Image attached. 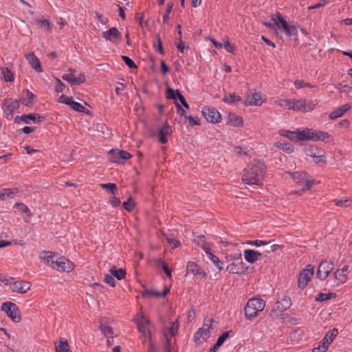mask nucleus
Masks as SVG:
<instances>
[{
  "label": "nucleus",
  "instance_id": "nucleus-4",
  "mask_svg": "<svg viewBox=\"0 0 352 352\" xmlns=\"http://www.w3.org/2000/svg\"><path fill=\"white\" fill-rule=\"evenodd\" d=\"M265 307V302L260 298H252L248 300L245 309V317L248 320H252Z\"/></svg>",
  "mask_w": 352,
  "mask_h": 352
},
{
  "label": "nucleus",
  "instance_id": "nucleus-53",
  "mask_svg": "<svg viewBox=\"0 0 352 352\" xmlns=\"http://www.w3.org/2000/svg\"><path fill=\"white\" fill-rule=\"evenodd\" d=\"M173 5L172 3H168L166 9L165 10V12L163 15V23H167L168 18H169V14L173 9Z\"/></svg>",
  "mask_w": 352,
  "mask_h": 352
},
{
  "label": "nucleus",
  "instance_id": "nucleus-8",
  "mask_svg": "<svg viewBox=\"0 0 352 352\" xmlns=\"http://www.w3.org/2000/svg\"><path fill=\"white\" fill-rule=\"evenodd\" d=\"M316 104L311 100H307L304 98L292 99V110L295 111L309 112L311 111Z\"/></svg>",
  "mask_w": 352,
  "mask_h": 352
},
{
  "label": "nucleus",
  "instance_id": "nucleus-36",
  "mask_svg": "<svg viewBox=\"0 0 352 352\" xmlns=\"http://www.w3.org/2000/svg\"><path fill=\"white\" fill-rule=\"evenodd\" d=\"M210 336V330L209 327L206 328H200L195 333V339L196 340H199L200 338H203L206 340Z\"/></svg>",
  "mask_w": 352,
  "mask_h": 352
},
{
  "label": "nucleus",
  "instance_id": "nucleus-45",
  "mask_svg": "<svg viewBox=\"0 0 352 352\" xmlns=\"http://www.w3.org/2000/svg\"><path fill=\"white\" fill-rule=\"evenodd\" d=\"M14 208H17L19 210V212L22 214L30 213V209L28 208V206L25 204H24L23 203L16 202L14 204Z\"/></svg>",
  "mask_w": 352,
  "mask_h": 352
},
{
  "label": "nucleus",
  "instance_id": "nucleus-40",
  "mask_svg": "<svg viewBox=\"0 0 352 352\" xmlns=\"http://www.w3.org/2000/svg\"><path fill=\"white\" fill-rule=\"evenodd\" d=\"M241 100V97L238 95L234 94H229L228 95H225L223 101L226 103H235L239 102Z\"/></svg>",
  "mask_w": 352,
  "mask_h": 352
},
{
  "label": "nucleus",
  "instance_id": "nucleus-42",
  "mask_svg": "<svg viewBox=\"0 0 352 352\" xmlns=\"http://www.w3.org/2000/svg\"><path fill=\"white\" fill-rule=\"evenodd\" d=\"M333 201L339 207L347 208L352 206V200L350 199L343 198L340 199H333Z\"/></svg>",
  "mask_w": 352,
  "mask_h": 352
},
{
  "label": "nucleus",
  "instance_id": "nucleus-37",
  "mask_svg": "<svg viewBox=\"0 0 352 352\" xmlns=\"http://www.w3.org/2000/svg\"><path fill=\"white\" fill-rule=\"evenodd\" d=\"M274 104L285 109L292 110V99L278 98L274 101Z\"/></svg>",
  "mask_w": 352,
  "mask_h": 352
},
{
  "label": "nucleus",
  "instance_id": "nucleus-28",
  "mask_svg": "<svg viewBox=\"0 0 352 352\" xmlns=\"http://www.w3.org/2000/svg\"><path fill=\"white\" fill-rule=\"evenodd\" d=\"M242 117L234 113H230L228 116V124L234 127H239L243 125Z\"/></svg>",
  "mask_w": 352,
  "mask_h": 352
},
{
  "label": "nucleus",
  "instance_id": "nucleus-51",
  "mask_svg": "<svg viewBox=\"0 0 352 352\" xmlns=\"http://www.w3.org/2000/svg\"><path fill=\"white\" fill-rule=\"evenodd\" d=\"M59 102L65 104L69 105L70 107L72 106V102H74L73 98L72 96H67L65 95H61L59 98Z\"/></svg>",
  "mask_w": 352,
  "mask_h": 352
},
{
  "label": "nucleus",
  "instance_id": "nucleus-62",
  "mask_svg": "<svg viewBox=\"0 0 352 352\" xmlns=\"http://www.w3.org/2000/svg\"><path fill=\"white\" fill-rule=\"evenodd\" d=\"M223 47L225 48V50L230 52V53H232V54H234V51L236 50V47L235 46L230 43L229 42V41H226L224 44H223Z\"/></svg>",
  "mask_w": 352,
  "mask_h": 352
},
{
  "label": "nucleus",
  "instance_id": "nucleus-64",
  "mask_svg": "<svg viewBox=\"0 0 352 352\" xmlns=\"http://www.w3.org/2000/svg\"><path fill=\"white\" fill-rule=\"evenodd\" d=\"M65 88V84L58 78H56V91L62 92Z\"/></svg>",
  "mask_w": 352,
  "mask_h": 352
},
{
  "label": "nucleus",
  "instance_id": "nucleus-7",
  "mask_svg": "<svg viewBox=\"0 0 352 352\" xmlns=\"http://www.w3.org/2000/svg\"><path fill=\"white\" fill-rule=\"evenodd\" d=\"M1 310L14 322H19L21 320L20 311L16 304L5 302L1 305Z\"/></svg>",
  "mask_w": 352,
  "mask_h": 352
},
{
  "label": "nucleus",
  "instance_id": "nucleus-18",
  "mask_svg": "<svg viewBox=\"0 0 352 352\" xmlns=\"http://www.w3.org/2000/svg\"><path fill=\"white\" fill-rule=\"evenodd\" d=\"M62 78L67 81L71 85H79L85 81V77L82 74H80L78 77H76L72 74H65L62 76Z\"/></svg>",
  "mask_w": 352,
  "mask_h": 352
},
{
  "label": "nucleus",
  "instance_id": "nucleus-6",
  "mask_svg": "<svg viewBox=\"0 0 352 352\" xmlns=\"http://www.w3.org/2000/svg\"><path fill=\"white\" fill-rule=\"evenodd\" d=\"M314 274V266L307 265L304 269L300 270L298 276V286L301 289H304L308 283L311 280Z\"/></svg>",
  "mask_w": 352,
  "mask_h": 352
},
{
  "label": "nucleus",
  "instance_id": "nucleus-39",
  "mask_svg": "<svg viewBox=\"0 0 352 352\" xmlns=\"http://www.w3.org/2000/svg\"><path fill=\"white\" fill-rule=\"evenodd\" d=\"M336 297V294L335 293H318L315 297V300L317 302H323Z\"/></svg>",
  "mask_w": 352,
  "mask_h": 352
},
{
  "label": "nucleus",
  "instance_id": "nucleus-48",
  "mask_svg": "<svg viewBox=\"0 0 352 352\" xmlns=\"http://www.w3.org/2000/svg\"><path fill=\"white\" fill-rule=\"evenodd\" d=\"M226 258L227 259L228 261H235V260L241 261L242 260L241 259V253L238 250V252H234L233 254H226Z\"/></svg>",
  "mask_w": 352,
  "mask_h": 352
},
{
  "label": "nucleus",
  "instance_id": "nucleus-31",
  "mask_svg": "<svg viewBox=\"0 0 352 352\" xmlns=\"http://www.w3.org/2000/svg\"><path fill=\"white\" fill-rule=\"evenodd\" d=\"M35 24L45 33L52 32V24L47 19H36Z\"/></svg>",
  "mask_w": 352,
  "mask_h": 352
},
{
  "label": "nucleus",
  "instance_id": "nucleus-16",
  "mask_svg": "<svg viewBox=\"0 0 352 352\" xmlns=\"http://www.w3.org/2000/svg\"><path fill=\"white\" fill-rule=\"evenodd\" d=\"M30 283L25 280L15 281L10 286L12 292L19 294H25L30 289Z\"/></svg>",
  "mask_w": 352,
  "mask_h": 352
},
{
  "label": "nucleus",
  "instance_id": "nucleus-61",
  "mask_svg": "<svg viewBox=\"0 0 352 352\" xmlns=\"http://www.w3.org/2000/svg\"><path fill=\"white\" fill-rule=\"evenodd\" d=\"M3 78L6 82H12L14 80L13 74L8 69L3 72Z\"/></svg>",
  "mask_w": 352,
  "mask_h": 352
},
{
  "label": "nucleus",
  "instance_id": "nucleus-10",
  "mask_svg": "<svg viewBox=\"0 0 352 352\" xmlns=\"http://www.w3.org/2000/svg\"><path fill=\"white\" fill-rule=\"evenodd\" d=\"M292 177L296 184L302 186L301 191L308 190L314 184L313 180L308 179L307 175L305 172H294L292 173Z\"/></svg>",
  "mask_w": 352,
  "mask_h": 352
},
{
  "label": "nucleus",
  "instance_id": "nucleus-1",
  "mask_svg": "<svg viewBox=\"0 0 352 352\" xmlns=\"http://www.w3.org/2000/svg\"><path fill=\"white\" fill-rule=\"evenodd\" d=\"M278 134L287 139L295 141H304V140H326L331 138V136L326 132L316 131L315 130L305 128L302 130L297 129L295 131H289L286 129H280Z\"/></svg>",
  "mask_w": 352,
  "mask_h": 352
},
{
  "label": "nucleus",
  "instance_id": "nucleus-3",
  "mask_svg": "<svg viewBox=\"0 0 352 352\" xmlns=\"http://www.w3.org/2000/svg\"><path fill=\"white\" fill-rule=\"evenodd\" d=\"M41 258L45 261L47 265L52 268L63 272H70L74 270V265L65 257L59 256L52 252H43Z\"/></svg>",
  "mask_w": 352,
  "mask_h": 352
},
{
  "label": "nucleus",
  "instance_id": "nucleus-41",
  "mask_svg": "<svg viewBox=\"0 0 352 352\" xmlns=\"http://www.w3.org/2000/svg\"><path fill=\"white\" fill-rule=\"evenodd\" d=\"M338 329L336 328H333L331 331H329L324 338L322 339L324 342H325L328 345L330 344L335 337L338 335Z\"/></svg>",
  "mask_w": 352,
  "mask_h": 352
},
{
  "label": "nucleus",
  "instance_id": "nucleus-54",
  "mask_svg": "<svg viewBox=\"0 0 352 352\" xmlns=\"http://www.w3.org/2000/svg\"><path fill=\"white\" fill-rule=\"evenodd\" d=\"M294 85L296 89H300L303 87H314L310 83L304 82L302 80H297L294 82Z\"/></svg>",
  "mask_w": 352,
  "mask_h": 352
},
{
  "label": "nucleus",
  "instance_id": "nucleus-22",
  "mask_svg": "<svg viewBox=\"0 0 352 352\" xmlns=\"http://www.w3.org/2000/svg\"><path fill=\"white\" fill-rule=\"evenodd\" d=\"M292 305V301L288 296H284L280 300H278L274 308L280 312H283L288 309Z\"/></svg>",
  "mask_w": 352,
  "mask_h": 352
},
{
  "label": "nucleus",
  "instance_id": "nucleus-17",
  "mask_svg": "<svg viewBox=\"0 0 352 352\" xmlns=\"http://www.w3.org/2000/svg\"><path fill=\"white\" fill-rule=\"evenodd\" d=\"M172 133L171 126L167 122H165L158 131L159 142L162 144L168 142V136Z\"/></svg>",
  "mask_w": 352,
  "mask_h": 352
},
{
  "label": "nucleus",
  "instance_id": "nucleus-60",
  "mask_svg": "<svg viewBox=\"0 0 352 352\" xmlns=\"http://www.w3.org/2000/svg\"><path fill=\"white\" fill-rule=\"evenodd\" d=\"M71 108L76 111L78 112H84L85 110V108L79 102L74 101L72 102Z\"/></svg>",
  "mask_w": 352,
  "mask_h": 352
},
{
  "label": "nucleus",
  "instance_id": "nucleus-25",
  "mask_svg": "<svg viewBox=\"0 0 352 352\" xmlns=\"http://www.w3.org/2000/svg\"><path fill=\"white\" fill-rule=\"evenodd\" d=\"M186 271L188 274L200 275L202 276L203 277H205L206 276V272L203 271L201 268L194 262H188L187 263Z\"/></svg>",
  "mask_w": 352,
  "mask_h": 352
},
{
  "label": "nucleus",
  "instance_id": "nucleus-24",
  "mask_svg": "<svg viewBox=\"0 0 352 352\" xmlns=\"http://www.w3.org/2000/svg\"><path fill=\"white\" fill-rule=\"evenodd\" d=\"M263 100L261 93H254L248 96L245 103L249 105L260 106L263 104Z\"/></svg>",
  "mask_w": 352,
  "mask_h": 352
},
{
  "label": "nucleus",
  "instance_id": "nucleus-2",
  "mask_svg": "<svg viewBox=\"0 0 352 352\" xmlns=\"http://www.w3.org/2000/svg\"><path fill=\"white\" fill-rule=\"evenodd\" d=\"M265 166L261 161L254 162L243 170L242 180L249 185H259L263 180Z\"/></svg>",
  "mask_w": 352,
  "mask_h": 352
},
{
  "label": "nucleus",
  "instance_id": "nucleus-52",
  "mask_svg": "<svg viewBox=\"0 0 352 352\" xmlns=\"http://www.w3.org/2000/svg\"><path fill=\"white\" fill-rule=\"evenodd\" d=\"M245 243L248 245L260 247L262 245H265L268 244L269 243L265 241H262V240H249V241H247L245 242Z\"/></svg>",
  "mask_w": 352,
  "mask_h": 352
},
{
  "label": "nucleus",
  "instance_id": "nucleus-44",
  "mask_svg": "<svg viewBox=\"0 0 352 352\" xmlns=\"http://www.w3.org/2000/svg\"><path fill=\"white\" fill-rule=\"evenodd\" d=\"M100 186L102 189H107L109 190V192L113 195H116V192L117 190V186L115 184L113 183H107V184H101Z\"/></svg>",
  "mask_w": 352,
  "mask_h": 352
},
{
  "label": "nucleus",
  "instance_id": "nucleus-47",
  "mask_svg": "<svg viewBox=\"0 0 352 352\" xmlns=\"http://www.w3.org/2000/svg\"><path fill=\"white\" fill-rule=\"evenodd\" d=\"M166 340L164 344V349L165 352H171V349L174 344V340L172 338H168L167 336Z\"/></svg>",
  "mask_w": 352,
  "mask_h": 352
},
{
  "label": "nucleus",
  "instance_id": "nucleus-20",
  "mask_svg": "<svg viewBox=\"0 0 352 352\" xmlns=\"http://www.w3.org/2000/svg\"><path fill=\"white\" fill-rule=\"evenodd\" d=\"M244 258L249 263H254L260 259L261 254L256 250H245L243 252Z\"/></svg>",
  "mask_w": 352,
  "mask_h": 352
},
{
  "label": "nucleus",
  "instance_id": "nucleus-9",
  "mask_svg": "<svg viewBox=\"0 0 352 352\" xmlns=\"http://www.w3.org/2000/svg\"><path fill=\"white\" fill-rule=\"evenodd\" d=\"M131 157V155L122 150L111 149L109 151L108 158L111 162L119 164H124L127 160Z\"/></svg>",
  "mask_w": 352,
  "mask_h": 352
},
{
  "label": "nucleus",
  "instance_id": "nucleus-34",
  "mask_svg": "<svg viewBox=\"0 0 352 352\" xmlns=\"http://www.w3.org/2000/svg\"><path fill=\"white\" fill-rule=\"evenodd\" d=\"M274 146L288 154H290L294 151V147L291 143L286 142H276L274 143Z\"/></svg>",
  "mask_w": 352,
  "mask_h": 352
},
{
  "label": "nucleus",
  "instance_id": "nucleus-27",
  "mask_svg": "<svg viewBox=\"0 0 352 352\" xmlns=\"http://www.w3.org/2000/svg\"><path fill=\"white\" fill-rule=\"evenodd\" d=\"M19 192V188L16 187L12 188H3L0 190V200L13 198Z\"/></svg>",
  "mask_w": 352,
  "mask_h": 352
},
{
  "label": "nucleus",
  "instance_id": "nucleus-12",
  "mask_svg": "<svg viewBox=\"0 0 352 352\" xmlns=\"http://www.w3.org/2000/svg\"><path fill=\"white\" fill-rule=\"evenodd\" d=\"M201 112L203 116L208 122L211 123H218L221 120V114L213 107H204Z\"/></svg>",
  "mask_w": 352,
  "mask_h": 352
},
{
  "label": "nucleus",
  "instance_id": "nucleus-38",
  "mask_svg": "<svg viewBox=\"0 0 352 352\" xmlns=\"http://www.w3.org/2000/svg\"><path fill=\"white\" fill-rule=\"evenodd\" d=\"M208 258L212 262V263L215 265V267L219 270V271H221L223 270V261H220L219 258L212 254L210 250L206 253Z\"/></svg>",
  "mask_w": 352,
  "mask_h": 352
},
{
  "label": "nucleus",
  "instance_id": "nucleus-32",
  "mask_svg": "<svg viewBox=\"0 0 352 352\" xmlns=\"http://www.w3.org/2000/svg\"><path fill=\"white\" fill-rule=\"evenodd\" d=\"M44 119V117L41 116L38 114H28L23 115L21 118V121L25 124H30L31 122L34 123H37L42 121Z\"/></svg>",
  "mask_w": 352,
  "mask_h": 352
},
{
  "label": "nucleus",
  "instance_id": "nucleus-50",
  "mask_svg": "<svg viewBox=\"0 0 352 352\" xmlns=\"http://www.w3.org/2000/svg\"><path fill=\"white\" fill-rule=\"evenodd\" d=\"M123 206L124 208V209L129 212H131L133 210V209L134 208V206H135V204H134V201L132 199L131 197H129L127 201H124L123 203Z\"/></svg>",
  "mask_w": 352,
  "mask_h": 352
},
{
  "label": "nucleus",
  "instance_id": "nucleus-21",
  "mask_svg": "<svg viewBox=\"0 0 352 352\" xmlns=\"http://www.w3.org/2000/svg\"><path fill=\"white\" fill-rule=\"evenodd\" d=\"M138 328L140 333L144 336V340L146 339L147 336H150V331L148 329V320L147 318L142 317L138 322Z\"/></svg>",
  "mask_w": 352,
  "mask_h": 352
},
{
  "label": "nucleus",
  "instance_id": "nucleus-19",
  "mask_svg": "<svg viewBox=\"0 0 352 352\" xmlns=\"http://www.w3.org/2000/svg\"><path fill=\"white\" fill-rule=\"evenodd\" d=\"M25 58L28 61L29 64L31 67L35 69L37 72H42L43 69L41 66L40 61L38 58L35 56L34 52H30L25 54Z\"/></svg>",
  "mask_w": 352,
  "mask_h": 352
},
{
  "label": "nucleus",
  "instance_id": "nucleus-26",
  "mask_svg": "<svg viewBox=\"0 0 352 352\" xmlns=\"http://www.w3.org/2000/svg\"><path fill=\"white\" fill-rule=\"evenodd\" d=\"M351 108V106L349 104H344L343 105H341L337 109L332 111L329 114V118L331 120L337 119V118L341 117L345 112L349 111Z\"/></svg>",
  "mask_w": 352,
  "mask_h": 352
},
{
  "label": "nucleus",
  "instance_id": "nucleus-30",
  "mask_svg": "<svg viewBox=\"0 0 352 352\" xmlns=\"http://www.w3.org/2000/svg\"><path fill=\"white\" fill-rule=\"evenodd\" d=\"M193 241L195 243L202 248L205 253L210 250L211 244L206 241V238L204 235L195 236Z\"/></svg>",
  "mask_w": 352,
  "mask_h": 352
},
{
  "label": "nucleus",
  "instance_id": "nucleus-59",
  "mask_svg": "<svg viewBox=\"0 0 352 352\" xmlns=\"http://www.w3.org/2000/svg\"><path fill=\"white\" fill-rule=\"evenodd\" d=\"M122 59L124 60V63L131 69L137 68L136 65L134 62L126 56H122Z\"/></svg>",
  "mask_w": 352,
  "mask_h": 352
},
{
  "label": "nucleus",
  "instance_id": "nucleus-33",
  "mask_svg": "<svg viewBox=\"0 0 352 352\" xmlns=\"http://www.w3.org/2000/svg\"><path fill=\"white\" fill-rule=\"evenodd\" d=\"M56 352H72L67 340L60 339L58 343L55 344Z\"/></svg>",
  "mask_w": 352,
  "mask_h": 352
},
{
  "label": "nucleus",
  "instance_id": "nucleus-56",
  "mask_svg": "<svg viewBox=\"0 0 352 352\" xmlns=\"http://www.w3.org/2000/svg\"><path fill=\"white\" fill-rule=\"evenodd\" d=\"M310 155L312 156L313 158H314V162L317 164H320V165L324 164L326 162L325 157L324 155L321 154V155H316L310 154Z\"/></svg>",
  "mask_w": 352,
  "mask_h": 352
},
{
  "label": "nucleus",
  "instance_id": "nucleus-63",
  "mask_svg": "<svg viewBox=\"0 0 352 352\" xmlns=\"http://www.w3.org/2000/svg\"><path fill=\"white\" fill-rule=\"evenodd\" d=\"M156 38H157V45H155V47L156 49V50L161 54H164V49H163V47H162V41H161V38H160V36L159 34H157L156 36Z\"/></svg>",
  "mask_w": 352,
  "mask_h": 352
},
{
  "label": "nucleus",
  "instance_id": "nucleus-15",
  "mask_svg": "<svg viewBox=\"0 0 352 352\" xmlns=\"http://www.w3.org/2000/svg\"><path fill=\"white\" fill-rule=\"evenodd\" d=\"M19 108V102L12 98L6 99L2 103V109L8 116L12 115Z\"/></svg>",
  "mask_w": 352,
  "mask_h": 352
},
{
  "label": "nucleus",
  "instance_id": "nucleus-14",
  "mask_svg": "<svg viewBox=\"0 0 352 352\" xmlns=\"http://www.w3.org/2000/svg\"><path fill=\"white\" fill-rule=\"evenodd\" d=\"M102 36L107 41L112 43H118L121 38V34L116 28L113 27L103 32Z\"/></svg>",
  "mask_w": 352,
  "mask_h": 352
},
{
  "label": "nucleus",
  "instance_id": "nucleus-23",
  "mask_svg": "<svg viewBox=\"0 0 352 352\" xmlns=\"http://www.w3.org/2000/svg\"><path fill=\"white\" fill-rule=\"evenodd\" d=\"M226 270L231 274H241L245 272V264L242 260L239 263H232L227 266Z\"/></svg>",
  "mask_w": 352,
  "mask_h": 352
},
{
  "label": "nucleus",
  "instance_id": "nucleus-13",
  "mask_svg": "<svg viewBox=\"0 0 352 352\" xmlns=\"http://www.w3.org/2000/svg\"><path fill=\"white\" fill-rule=\"evenodd\" d=\"M333 284L331 286L338 287L344 283L348 278V267L344 266L336 270L333 273Z\"/></svg>",
  "mask_w": 352,
  "mask_h": 352
},
{
  "label": "nucleus",
  "instance_id": "nucleus-11",
  "mask_svg": "<svg viewBox=\"0 0 352 352\" xmlns=\"http://www.w3.org/2000/svg\"><path fill=\"white\" fill-rule=\"evenodd\" d=\"M334 264L331 261L324 260L322 261L318 267L316 277L320 280H324L333 270Z\"/></svg>",
  "mask_w": 352,
  "mask_h": 352
},
{
  "label": "nucleus",
  "instance_id": "nucleus-55",
  "mask_svg": "<svg viewBox=\"0 0 352 352\" xmlns=\"http://www.w3.org/2000/svg\"><path fill=\"white\" fill-rule=\"evenodd\" d=\"M178 327H179V324L177 323V322H175L172 324V325L169 327L168 329V333L170 336V338H173L176 333L177 332V330H178Z\"/></svg>",
  "mask_w": 352,
  "mask_h": 352
},
{
  "label": "nucleus",
  "instance_id": "nucleus-43",
  "mask_svg": "<svg viewBox=\"0 0 352 352\" xmlns=\"http://www.w3.org/2000/svg\"><path fill=\"white\" fill-rule=\"evenodd\" d=\"M100 329L105 337L113 338V331L110 326L101 323L100 325Z\"/></svg>",
  "mask_w": 352,
  "mask_h": 352
},
{
  "label": "nucleus",
  "instance_id": "nucleus-49",
  "mask_svg": "<svg viewBox=\"0 0 352 352\" xmlns=\"http://www.w3.org/2000/svg\"><path fill=\"white\" fill-rule=\"evenodd\" d=\"M328 344L322 340L320 343L318 347H315L313 349V352H326L328 349Z\"/></svg>",
  "mask_w": 352,
  "mask_h": 352
},
{
  "label": "nucleus",
  "instance_id": "nucleus-35",
  "mask_svg": "<svg viewBox=\"0 0 352 352\" xmlns=\"http://www.w3.org/2000/svg\"><path fill=\"white\" fill-rule=\"evenodd\" d=\"M109 272L113 277H116L119 280L124 279L126 276L125 270L121 268L118 269L116 266H112Z\"/></svg>",
  "mask_w": 352,
  "mask_h": 352
},
{
  "label": "nucleus",
  "instance_id": "nucleus-57",
  "mask_svg": "<svg viewBox=\"0 0 352 352\" xmlns=\"http://www.w3.org/2000/svg\"><path fill=\"white\" fill-rule=\"evenodd\" d=\"M104 282L111 287H114L116 285V281L113 275L111 274H105L104 276Z\"/></svg>",
  "mask_w": 352,
  "mask_h": 352
},
{
  "label": "nucleus",
  "instance_id": "nucleus-58",
  "mask_svg": "<svg viewBox=\"0 0 352 352\" xmlns=\"http://www.w3.org/2000/svg\"><path fill=\"white\" fill-rule=\"evenodd\" d=\"M228 336H229V331L223 332L218 338V339L216 342L217 346L219 345V346H221L223 344V342L226 341V340L228 338Z\"/></svg>",
  "mask_w": 352,
  "mask_h": 352
},
{
  "label": "nucleus",
  "instance_id": "nucleus-29",
  "mask_svg": "<svg viewBox=\"0 0 352 352\" xmlns=\"http://www.w3.org/2000/svg\"><path fill=\"white\" fill-rule=\"evenodd\" d=\"M34 98V95L28 89H25L22 92L20 98L21 102L27 107L31 106Z\"/></svg>",
  "mask_w": 352,
  "mask_h": 352
},
{
  "label": "nucleus",
  "instance_id": "nucleus-5",
  "mask_svg": "<svg viewBox=\"0 0 352 352\" xmlns=\"http://www.w3.org/2000/svg\"><path fill=\"white\" fill-rule=\"evenodd\" d=\"M272 19L274 21L276 27L279 30L282 29L287 36H297L298 30L296 26L289 25L280 12H276L275 16L272 17Z\"/></svg>",
  "mask_w": 352,
  "mask_h": 352
},
{
  "label": "nucleus",
  "instance_id": "nucleus-46",
  "mask_svg": "<svg viewBox=\"0 0 352 352\" xmlns=\"http://www.w3.org/2000/svg\"><path fill=\"white\" fill-rule=\"evenodd\" d=\"M177 92L180 91L178 89L174 90L172 88L168 87L166 89V98L168 99L177 100L178 98Z\"/></svg>",
  "mask_w": 352,
  "mask_h": 352
}]
</instances>
